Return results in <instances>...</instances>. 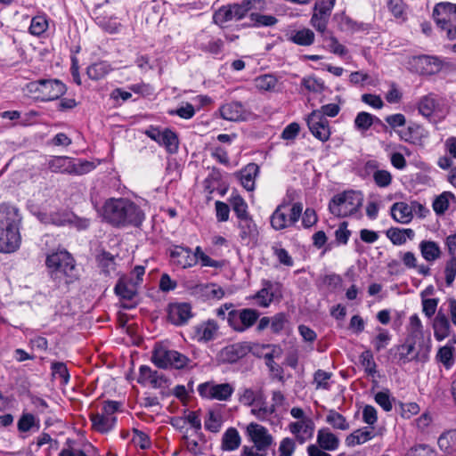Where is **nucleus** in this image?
Returning a JSON list of instances; mask_svg holds the SVG:
<instances>
[{
    "label": "nucleus",
    "mask_w": 456,
    "mask_h": 456,
    "mask_svg": "<svg viewBox=\"0 0 456 456\" xmlns=\"http://www.w3.org/2000/svg\"><path fill=\"white\" fill-rule=\"evenodd\" d=\"M102 218L114 227H139L145 220L144 211L127 198H110L103 203Z\"/></svg>",
    "instance_id": "nucleus-1"
},
{
    "label": "nucleus",
    "mask_w": 456,
    "mask_h": 456,
    "mask_svg": "<svg viewBox=\"0 0 456 456\" xmlns=\"http://www.w3.org/2000/svg\"><path fill=\"white\" fill-rule=\"evenodd\" d=\"M20 223L19 208L7 203L0 205V252H14L20 247Z\"/></svg>",
    "instance_id": "nucleus-2"
},
{
    "label": "nucleus",
    "mask_w": 456,
    "mask_h": 456,
    "mask_svg": "<svg viewBox=\"0 0 456 456\" xmlns=\"http://www.w3.org/2000/svg\"><path fill=\"white\" fill-rule=\"evenodd\" d=\"M45 265L51 278L61 284H69L77 278L75 260L65 249L53 252L46 256Z\"/></svg>",
    "instance_id": "nucleus-3"
},
{
    "label": "nucleus",
    "mask_w": 456,
    "mask_h": 456,
    "mask_svg": "<svg viewBox=\"0 0 456 456\" xmlns=\"http://www.w3.org/2000/svg\"><path fill=\"white\" fill-rule=\"evenodd\" d=\"M363 195L358 191H346L336 194L329 203L330 213L338 217H345L356 213L362 207Z\"/></svg>",
    "instance_id": "nucleus-4"
},
{
    "label": "nucleus",
    "mask_w": 456,
    "mask_h": 456,
    "mask_svg": "<svg viewBox=\"0 0 456 456\" xmlns=\"http://www.w3.org/2000/svg\"><path fill=\"white\" fill-rule=\"evenodd\" d=\"M433 19L440 29L449 40L456 39V4L442 2L435 5Z\"/></svg>",
    "instance_id": "nucleus-5"
},
{
    "label": "nucleus",
    "mask_w": 456,
    "mask_h": 456,
    "mask_svg": "<svg viewBox=\"0 0 456 456\" xmlns=\"http://www.w3.org/2000/svg\"><path fill=\"white\" fill-rule=\"evenodd\" d=\"M120 407L121 403L118 401H105L101 412H92L89 415L92 429L100 434H108L112 431L117 424L115 414Z\"/></svg>",
    "instance_id": "nucleus-6"
},
{
    "label": "nucleus",
    "mask_w": 456,
    "mask_h": 456,
    "mask_svg": "<svg viewBox=\"0 0 456 456\" xmlns=\"http://www.w3.org/2000/svg\"><path fill=\"white\" fill-rule=\"evenodd\" d=\"M151 362L160 369L180 370L188 365L190 359L182 353L168 348L162 343L154 346Z\"/></svg>",
    "instance_id": "nucleus-7"
},
{
    "label": "nucleus",
    "mask_w": 456,
    "mask_h": 456,
    "mask_svg": "<svg viewBox=\"0 0 456 456\" xmlns=\"http://www.w3.org/2000/svg\"><path fill=\"white\" fill-rule=\"evenodd\" d=\"M29 93L34 94L41 101H53L66 93V86L58 79H40L32 81L27 86Z\"/></svg>",
    "instance_id": "nucleus-8"
},
{
    "label": "nucleus",
    "mask_w": 456,
    "mask_h": 456,
    "mask_svg": "<svg viewBox=\"0 0 456 456\" xmlns=\"http://www.w3.org/2000/svg\"><path fill=\"white\" fill-rule=\"evenodd\" d=\"M49 169L54 173H62L81 175L92 171L95 166L87 160H79L77 163L67 156L53 157L48 162Z\"/></svg>",
    "instance_id": "nucleus-9"
},
{
    "label": "nucleus",
    "mask_w": 456,
    "mask_h": 456,
    "mask_svg": "<svg viewBox=\"0 0 456 456\" xmlns=\"http://www.w3.org/2000/svg\"><path fill=\"white\" fill-rule=\"evenodd\" d=\"M289 211V214L288 215V205L286 203H281L276 208L270 218L271 225L274 230L280 231L294 225L302 215V203H294Z\"/></svg>",
    "instance_id": "nucleus-10"
},
{
    "label": "nucleus",
    "mask_w": 456,
    "mask_h": 456,
    "mask_svg": "<svg viewBox=\"0 0 456 456\" xmlns=\"http://www.w3.org/2000/svg\"><path fill=\"white\" fill-rule=\"evenodd\" d=\"M259 317V313L252 308L232 309L227 313L228 325L237 332H244L251 328Z\"/></svg>",
    "instance_id": "nucleus-11"
},
{
    "label": "nucleus",
    "mask_w": 456,
    "mask_h": 456,
    "mask_svg": "<svg viewBox=\"0 0 456 456\" xmlns=\"http://www.w3.org/2000/svg\"><path fill=\"white\" fill-rule=\"evenodd\" d=\"M416 338L407 337L405 342L398 346L399 361L402 363H407L412 361L418 362H425L428 360L430 346L428 345L425 348H419L415 352Z\"/></svg>",
    "instance_id": "nucleus-12"
},
{
    "label": "nucleus",
    "mask_w": 456,
    "mask_h": 456,
    "mask_svg": "<svg viewBox=\"0 0 456 456\" xmlns=\"http://www.w3.org/2000/svg\"><path fill=\"white\" fill-rule=\"evenodd\" d=\"M233 391V387L229 383L205 382L198 386L200 395L209 400L228 401Z\"/></svg>",
    "instance_id": "nucleus-13"
},
{
    "label": "nucleus",
    "mask_w": 456,
    "mask_h": 456,
    "mask_svg": "<svg viewBox=\"0 0 456 456\" xmlns=\"http://www.w3.org/2000/svg\"><path fill=\"white\" fill-rule=\"evenodd\" d=\"M262 288L254 296L253 298L261 307H268L274 299H280L282 297V285L278 281L263 280Z\"/></svg>",
    "instance_id": "nucleus-14"
},
{
    "label": "nucleus",
    "mask_w": 456,
    "mask_h": 456,
    "mask_svg": "<svg viewBox=\"0 0 456 456\" xmlns=\"http://www.w3.org/2000/svg\"><path fill=\"white\" fill-rule=\"evenodd\" d=\"M312 134L321 142H327L331 134L329 120L319 111H312L305 118Z\"/></svg>",
    "instance_id": "nucleus-15"
},
{
    "label": "nucleus",
    "mask_w": 456,
    "mask_h": 456,
    "mask_svg": "<svg viewBox=\"0 0 456 456\" xmlns=\"http://www.w3.org/2000/svg\"><path fill=\"white\" fill-rule=\"evenodd\" d=\"M247 435L253 445L268 451L273 444V437L269 433L268 429L257 423L251 422L247 426Z\"/></svg>",
    "instance_id": "nucleus-16"
},
{
    "label": "nucleus",
    "mask_w": 456,
    "mask_h": 456,
    "mask_svg": "<svg viewBox=\"0 0 456 456\" xmlns=\"http://www.w3.org/2000/svg\"><path fill=\"white\" fill-rule=\"evenodd\" d=\"M288 428L289 432L295 436L297 441L302 444L313 437L314 423L311 418H306L289 423Z\"/></svg>",
    "instance_id": "nucleus-17"
},
{
    "label": "nucleus",
    "mask_w": 456,
    "mask_h": 456,
    "mask_svg": "<svg viewBox=\"0 0 456 456\" xmlns=\"http://www.w3.org/2000/svg\"><path fill=\"white\" fill-rule=\"evenodd\" d=\"M237 228L239 230V238L242 244L249 245L257 240L259 235L258 228L252 216L238 220Z\"/></svg>",
    "instance_id": "nucleus-18"
},
{
    "label": "nucleus",
    "mask_w": 456,
    "mask_h": 456,
    "mask_svg": "<svg viewBox=\"0 0 456 456\" xmlns=\"http://www.w3.org/2000/svg\"><path fill=\"white\" fill-rule=\"evenodd\" d=\"M137 382L141 385H150L153 388H161L167 383V378L157 370H153L147 365H142L139 369Z\"/></svg>",
    "instance_id": "nucleus-19"
},
{
    "label": "nucleus",
    "mask_w": 456,
    "mask_h": 456,
    "mask_svg": "<svg viewBox=\"0 0 456 456\" xmlns=\"http://www.w3.org/2000/svg\"><path fill=\"white\" fill-rule=\"evenodd\" d=\"M170 259L172 265L183 269L196 265V259L188 247L174 246L170 249Z\"/></svg>",
    "instance_id": "nucleus-20"
},
{
    "label": "nucleus",
    "mask_w": 456,
    "mask_h": 456,
    "mask_svg": "<svg viewBox=\"0 0 456 456\" xmlns=\"http://www.w3.org/2000/svg\"><path fill=\"white\" fill-rule=\"evenodd\" d=\"M218 330L219 325L217 322L209 319L194 326L193 336L198 342H208L216 338Z\"/></svg>",
    "instance_id": "nucleus-21"
},
{
    "label": "nucleus",
    "mask_w": 456,
    "mask_h": 456,
    "mask_svg": "<svg viewBox=\"0 0 456 456\" xmlns=\"http://www.w3.org/2000/svg\"><path fill=\"white\" fill-rule=\"evenodd\" d=\"M415 206H419V208H422V206L416 201L411 202V205L403 201L395 202L391 207V216L397 223L404 224H409L413 217L412 210Z\"/></svg>",
    "instance_id": "nucleus-22"
},
{
    "label": "nucleus",
    "mask_w": 456,
    "mask_h": 456,
    "mask_svg": "<svg viewBox=\"0 0 456 456\" xmlns=\"http://www.w3.org/2000/svg\"><path fill=\"white\" fill-rule=\"evenodd\" d=\"M191 317V306L190 304L177 303L169 305L168 318L172 323L183 325Z\"/></svg>",
    "instance_id": "nucleus-23"
},
{
    "label": "nucleus",
    "mask_w": 456,
    "mask_h": 456,
    "mask_svg": "<svg viewBox=\"0 0 456 456\" xmlns=\"http://www.w3.org/2000/svg\"><path fill=\"white\" fill-rule=\"evenodd\" d=\"M285 37L289 42L300 46H310L314 44L315 39L314 31L308 28L288 30Z\"/></svg>",
    "instance_id": "nucleus-24"
},
{
    "label": "nucleus",
    "mask_w": 456,
    "mask_h": 456,
    "mask_svg": "<svg viewBox=\"0 0 456 456\" xmlns=\"http://www.w3.org/2000/svg\"><path fill=\"white\" fill-rule=\"evenodd\" d=\"M220 114L224 119L229 121L244 120L247 116V112L243 105L238 102H232L224 104L220 108Z\"/></svg>",
    "instance_id": "nucleus-25"
},
{
    "label": "nucleus",
    "mask_w": 456,
    "mask_h": 456,
    "mask_svg": "<svg viewBox=\"0 0 456 456\" xmlns=\"http://www.w3.org/2000/svg\"><path fill=\"white\" fill-rule=\"evenodd\" d=\"M259 173V167L256 163H249L240 172V180L242 186L248 191L255 189L256 177Z\"/></svg>",
    "instance_id": "nucleus-26"
},
{
    "label": "nucleus",
    "mask_w": 456,
    "mask_h": 456,
    "mask_svg": "<svg viewBox=\"0 0 456 456\" xmlns=\"http://www.w3.org/2000/svg\"><path fill=\"white\" fill-rule=\"evenodd\" d=\"M241 444V437L235 428H229L222 436L221 449L224 452L237 450Z\"/></svg>",
    "instance_id": "nucleus-27"
},
{
    "label": "nucleus",
    "mask_w": 456,
    "mask_h": 456,
    "mask_svg": "<svg viewBox=\"0 0 456 456\" xmlns=\"http://www.w3.org/2000/svg\"><path fill=\"white\" fill-rule=\"evenodd\" d=\"M318 447L325 451H335L339 446V439L328 428H322L317 434Z\"/></svg>",
    "instance_id": "nucleus-28"
},
{
    "label": "nucleus",
    "mask_w": 456,
    "mask_h": 456,
    "mask_svg": "<svg viewBox=\"0 0 456 456\" xmlns=\"http://www.w3.org/2000/svg\"><path fill=\"white\" fill-rule=\"evenodd\" d=\"M422 257L427 262H435L441 257L442 250L437 242L433 240H422L419 245Z\"/></svg>",
    "instance_id": "nucleus-29"
},
{
    "label": "nucleus",
    "mask_w": 456,
    "mask_h": 456,
    "mask_svg": "<svg viewBox=\"0 0 456 456\" xmlns=\"http://www.w3.org/2000/svg\"><path fill=\"white\" fill-rule=\"evenodd\" d=\"M248 352V347L240 343L233 344L225 346L222 350V357L228 362H235L239 359L242 358Z\"/></svg>",
    "instance_id": "nucleus-30"
},
{
    "label": "nucleus",
    "mask_w": 456,
    "mask_h": 456,
    "mask_svg": "<svg viewBox=\"0 0 456 456\" xmlns=\"http://www.w3.org/2000/svg\"><path fill=\"white\" fill-rule=\"evenodd\" d=\"M375 436V434L369 428L364 427L354 430L346 438V444L347 446L353 447L355 445L362 444Z\"/></svg>",
    "instance_id": "nucleus-31"
},
{
    "label": "nucleus",
    "mask_w": 456,
    "mask_h": 456,
    "mask_svg": "<svg viewBox=\"0 0 456 456\" xmlns=\"http://www.w3.org/2000/svg\"><path fill=\"white\" fill-rule=\"evenodd\" d=\"M17 428L20 433L38 431L40 429V420L34 414L24 412L18 419Z\"/></svg>",
    "instance_id": "nucleus-32"
},
{
    "label": "nucleus",
    "mask_w": 456,
    "mask_h": 456,
    "mask_svg": "<svg viewBox=\"0 0 456 456\" xmlns=\"http://www.w3.org/2000/svg\"><path fill=\"white\" fill-rule=\"evenodd\" d=\"M112 70L113 68L108 61H101L88 66L86 74L92 80H100L104 78Z\"/></svg>",
    "instance_id": "nucleus-33"
},
{
    "label": "nucleus",
    "mask_w": 456,
    "mask_h": 456,
    "mask_svg": "<svg viewBox=\"0 0 456 456\" xmlns=\"http://www.w3.org/2000/svg\"><path fill=\"white\" fill-rule=\"evenodd\" d=\"M138 282H134L132 278L120 280L115 286V292L125 299H132L137 293Z\"/></svg>",
    "instance_id": "nucleus-34"
},
{
    "label": "nucleus",
    "mask_w": 456,
    "mask_h": 456,
    "mask_svg": "<svg viewBox=\"0 0 456 456\" xmlns=\"http://www.w3.org/2000/svg\"><path fill=\"white\" fill-rule=\"evenodd\" d=\"M229 203L238 220L251 216L248 213L247 202L240 194L232 192L230 196Z\"/></svg>",
    "instance_id": "nucleus-35"
},
{
    "label": "nucleus",
    "mask_w": 456,
    "mask_h": 456,
    "mask_svg": "<svg viewBox=\"0 0 456 456\" xmlns=\"http://www.w3.org/2000/svg\"><path fill=\"white\" fill-rule=\"evenodd\" d=\"M224 422L223 414L220 409H210L208 411L204 421L205 428L212 433H218Z\"/></svg>",
    "instance_id": "nucleus-36"
},
{
    "label": "nucleus",
    "mask_w": 456,
    "mask_h": 456,
    "mask_svg": "<svg viewBox=\"0 0 456 456\" xmlns=\"http://www.w3.org/2000/svg\"><path fill=\"white\" fill-rule=\"evenodd\" d=\"M434 336L437 341H442L449 336L450 322L444 314H438L434 320Z\"/></svg>",
    "instance_id": "nucleus-37"
},
{
    "label": "nucleus",
    "mask_w": 456,
    "mask_h": 456,
    "mask_svg": "<svg viewBox=\"0 0 456 456\" xmlns=\"http://www.w3.org/2000/svg\"><path fill=\"white\" fill-rule=\"evenodd\" d=\"M387 238L392 241L395 245H403L407 240H411L414 237V231L410 228L406 229H399V228H390L386 232Z\"/></svg>",
    "instance_id": "nucleus-38"
},
{
    "label": "nucleus",
    "mask_w": 456,
    "mask_h": 456,
    "mask_svg": "<svg viewBox=\"0 0 456 456\" xmlns=\"http://www.w3.org/2000/svg\"><path fill=\"white\" fill-rule=\"evenodd\" d=\"M195 292L207 299H221L224 296V289L215 283L200 284L195 287Z\"/></svg>",
    "instance_id": "nucleus-39"
},
{
    "label": "nucleus",
    "mask_w": 456,
    "mask_h": 456,
    "mask_svg": "<svg viewBox=\"0 0 456 456\" xmlns=\"http://www.w3.org/2000/svg\"><path fill=\"white\" fill-rule=\"evenodd\" d=\"M330 16L331 15H330L324 12L315 11V9L313 8L312 16L310 19V25L317 32L323 35L327 31Z\"/></svg>",
    "instance_id": "nucleus-40"
},
{
    "label": "nucleus",
    "mask_w": 456,
    "mask_h": 456,
    "mask_svg": "<svg viewBox=\"0 0 456 456\" xmlns=\"http://www.w3.org/2000/svg\"><path fill=\"white\" fill-rule=\"evenodd\" d=\"M382 124V121L376 116L362 111L359 112L354 118V126L361 132H366L374 124Z\"/></svg>",
    "instance_id": "nucleus-41"
},
{
    "label": "nucleus",
    "mask_w": 456,
    "mask_h": 456,
    "mask_svg": "<svg viewBox=\"0 0 456 456\" xmlns=\"http://www.w3.org/2000/svg\"><path fill=\"white\" fill-rule=\"evenodd\" d=\"M250 23L246 25L247 27H272L278 22V19L273 15H265L256 12H251L249 13Z\"/></svg>",
    "instance_id": "nucleus-42"
},
{
    "label": "nucleus",
    "mask_w": 456,
    "mask_h": 456,
    "mask_svg": "<svg viewBox=\"0 0 456 456\" xmlns=\"http://www.w3.org/2000/svg\"><path fill=\"white\" fill-rule=\"evenodd\" d=\"M437 107V101L431 94L421 97L418 104L419 113L426 118L431 117Z\"/></svg>",
    "instance_id": "nucleus-43"
},
{
    "label": "nucleus",
    "mask_w": 456,
    "mask_h": 456,
    "mask_svg": "<svg viewBox=\"0 0 456 456\" xmlns=\"http://www.w3.org/2000/svg\"><path fill=\"white\" fill-rule=\"evenodd\" d=\"M278 84L277 77L273 74H264L254 79L255 87L261 92L274 91Z\"/></svg>",
    "instance_id": "nucleus-44"
},
{
    "label": "nucleus",
    "mask_w": 456,
    "mask_h": 456,
    "mask_svg": "<svg viewBox=\"0 0 456 456\" xmlns=\"http://www.w3.org/2000/svg\"><path fill=\"white\" fill-rule=\"evenodd\" d=\"M260 3V0H243L240 4H231L233 19L240 20L247 16L249 11L256 8V4Z\"/></svg>",
    "instance_id": "nucleus-45"
},
{
    "label": "nucleus",
    "mask_w": 456,
    "mask_h": 456,
    "mask_svg": "<svg viewBox=\"0 0 456 456\" xmlns=\"http://www.w3.org/2000/svg\"><path fill=\"white\" fill-rule=\"evenodd\" d=\"M455 196L451 191H444L437 196L432 204L433 210L438 216L444 215L449 208L450 200H454Z\"/></svg>",
    "instance_id": "nucleus-46"
},
{
    "label": "nucleus",
    "mask_w": 456,
    "mask_h": 456,
    "mask_svg": "<svg viewBox=\"0 0 456 456\" xmlns=\"http://www.w3.org/2000/svg\"><path fill=\"white\" fill-rule=\"evenodd\" d=\"M421 126L416 124L410 125L408 127L398 131L402 140L411 143H416L421 136Z\"/></svg>",
    "instance_id": "nucleus-47"
},
{
    "label": "nucleus",
    "mask_w": 456,
    "mask_h": 456,
    "mask_svg": "<svg viewBox=\"0 0 456 456\" xmlns=\"http://www.w3.org/2000/svg\"><path fill=\"white\" fill-rule=\"evenodd\" d=\"M332 373L323 370H317L314 373V381L313 383L315 386V389L319 390H330L331 387L330 379L332 378Z\"/></svg>",
    "instance_id": "nucleus-48"
},
{
    "label": "nucleus",
    "mask_w": 456,
    "mask_h": 456,
    "mask_svg": "<svg viewBox=\"0 0 456 456\" xmlns=\"http://www.w3.org/2000/svg\"><path fill=\"white\" fill-rule=\"evenodd\" d=\"M47 28L48 19L46 15L43 14L32 18L28 30L31 35L39 37L44 34Z\"/></svg>",
    "instance_id": "nucleus-49"
},
{
    "label": "nucleus",
    "mask_w": 456,
    "mask_h": 456,
    "mask_svg": "<svg viewBox=\"0 0 456 456\" xmlns=\"http://www.w3.org/2000/svg\"><path fill=\"white\" fill-rule=\"evenodd\" d=\"M360 362L368 376L375 377L377 374V364L370 350H365L360 354Z\"/></svg>",
    "instance_id": "nucleus-50"
},
{
    "label": "nucleus",
    "mask_w": 456,
    "mask_h": 456,
    "mask_svg": "<svg viewBox=\"0 0 456 456\" xmlns=\"http://www.w3.org/2000/svg\"><path fill=\"white\" fill-rule=\"evenodd\" d=\"M274 405H267L264 401L257 400L256 404L251 409V413L260 420L266 419L269 416L274 413Z\"/></svg>",
    "instance_id": "nucleus-51"
},
{
    "label": "nucleus",
    "mask_w": 456,
    "mask_h": 456,
    "mask_svg": "<svg viewBox=\"0 0 456 456\" xmlns=\"http://www.w3.org/2000/svg\"><path fill=\"white\" fill-rule=\"evenodd\" d=\"M334 20L337 21L338 27L341 31L354 32L360 28L357 22L353 20L345 12L336 13Z\"/></svg>",
    "instance_id": "nucleus-52"
},
{
    "label": "nucleus",
    "mask_w": 456,
    "mask_h": 456,
    "mask_svg": "<svg viewBox=\"0 0 456 456\" xmlns=\"http://www.w3.org/2000/svg\"><path fill=\"white\" fill-rule=\"evenodd\" d=\"M326 421L336 429L347 430L349 428V424L346 418L335 410L329 411Z\"/></svg>",
    "instance_id": "nucleus-53"
},
{
    "label": "nucleus",
    "mask_w": 456,
    "mask_h": 456,
    "mask_svg": "<svg viewBox=\"0 0 456 456\" xmlns=\"http://www.w3.org/2000/svg\"><path fill=\"white\" fill-rule=\"evenodd\" d=\"M302 86H304L307 91L314 94L322 93L325 90L324 82L317 78L314 76L305 77L302 79L301 82Z\"/></svg>",
    "instance_id": "nucleus-54"
},
{
    "label": "nucleus",
    "mask_w": 456,
    "mask_h": 456,
    "mask_svg": "<svg viewBox=\"0 0 456 456\" xmlns=\"http://www.w3.org/2000/svg\"><path fill=\"white\" fill-rule=\"evenodd\" d=\"M414 60L419 65H421L423 68H424V66L429 67V68H427L422 72L434 73L435 71L439 69L440 62H439V60L436 57L421 55V56L415 57Z\"/></svg>",
    "instance_id": "nucleus-55"
},
{
    "label": "nucleus",
    "mask_w": 456,
    "mask_h": 456,
    "mask_svg": "<svg viewBox=\"0 0 456 456\" xmlns=\"http://www.w3.org/2000/svg\"><path fill=\"white\" fill-rule=\"evenodd\" d=\"M179 141L175 133L165 129V134L160 146H164L169 153H175L178 150Z\"/></svg>",
    "instance_id": "nucleus-56"
},
{
    "label": "nucleus",
    "mask_w": 456,
    "mask_h": 456,
    "mask_svg": "<svg viewBox=\"0 0 456 456\" xmlns=\"http://www.w3.org/2000/svg\"><path fill=\"white\" fill-rule=\"evenodd\" d=\"M213 20L216 24L220 26H222L225 22L234 20L231 4L224 5L219 8L214 13Z\"/></svg>",
    "instance_id": "nucleus-57"
},
{
    "label": "nucleus",
    "mask_w": 456,
    "mask_h": 456,
    "mask_svg": "<svg viewBox=\"0 0 456 456\" xmlns=\"http://www.w3.org/2000/svg\"><path fill=\"white\" fill-rule=\"evenodd\" d=\"M436 359L449 370L454 363L452 348L449 346H442L436 354Z\"/></svg>",
    "instance_id": "nucleus-58"
},
{
    "label": "nucleus",
    "mask_w": 456,
    "mask_h": 456,
    "mask_svg": "<svg viewBox=\"0 0 456 456\" xmlns=\"http://www.w3.org/2000/svg\"><path fill=\"white\" fill-rule=\"evenodd\" d=\"M51 370L53 378L61 379L64 384L69 382V374L65 363L61 362H53L51 365Z\"/></svg>",
    "instance_id": "nucleus-59"
},
{
    "label": "nucleus",
    "mask_w": 456,
    "mask_h": 456,
    "mask_svg": "<svg viewBox=\"0 0 456 456\" xmlns=\"http://www.w3.org/2000/svg\"><path fill=\"white\" fill-rule=\"evenodd\" d=\"M422 322L417 314H413L409 319L408 336L417 339L418 337H422Z\"/></svg>",
    "instance_id": "nucleus-60"
},
{
    "label": "nucleus",
    "mask_w": 456,
    "mask_h": 456,
    "mask_svg": "<svg viewBox=\"0 0 456 456\" xmlns=\"http://www.w3.org/2000/svg\"><path fill=\"white\" fill-rule=\"evenodd\" d=\"M444 273L446 285L452 286L456 277V256H450L446 261Z\"/></svg>",
    "instance_id": "nucleus-61"
},
{
    "label": "nucleus",
    "mask_w": 456,
    "mask_h": 456,
    "mask_svg": "<svg viewBox=\"0 0 456 456\" xmlns=\"http://www.w3.org/2000/svg\"><path fill=\"white\" fill-rule=\"evenodd\" d=\"M195 109L192 104L186 102L175 110H168L170 116H178L183 119H190L195 115Z\"/></svg>",
    "instance_id": "nucleus-62"
},
{
    "label": "nucleus",
    "mask_w": 456,
    "mask_h": 456,
    "mask_svg": "<svg viewBox=\"0 0 456 456\" xmlns=\"http://www.w3.org/2000/svg\"><path fill=\"white\" fill-rule=\"evenodd\" d=\"M289 319L284 313H278L271 317V330L273 333L278 334L282 331L288 323Z\"/></svg>",
    "instance_id": "nucleus-63"
},
{
    "label": "nucleus",
    "mask_w": 456,
    "mask_h": 456,
    "mask_svg": "<svg viewBox=\"0 0 456 456\" xmlns=\"http://www.w3.org/2000/svg\"><path fill=\"white\" fill-rule=\"evenodd\" d=\"M296 450V444L292 438L285 437L280 442L279 456H292Z\"/></svg>",
    "instance_id": "nucleus-64"
}]
</instances>
